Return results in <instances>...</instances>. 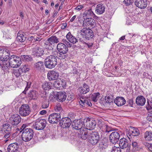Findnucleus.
<instances>
[{
	"mask_svg": "<svg viewBox=\"0 0 152 152\" xmlns=\"http://www.w3.org/2000/svg\"><path fill=\"white\" fill-rule=\"evenodd\" d=\"M79 102L80 106L82 107H91L92 105L90 101L86 100L83 97H80Z\"/></svg>",
	"mask_w": 152,
	"mask_h": 152,
	"instance_id": "obj_17",
	"label": "nucleus"
},
{
	"mask_svg": "<svg viewBox=\"0 0 152 152\" xmlns=\"http://www.w3.org/2000/svg\"><path fill=\"white\" fill-rule=\"evenodd\" d=\"M59 76L58 73L55 71H52L48 73L47 76L50 80H57Z\"/></svg>",
	"mask_w": 152,
	"mask_h": 152,
	"instance_id": "obj_18",
	"label": "nucleus"
},
{
	"mask_svg": "<svg viewBox=\"0 0 152 152\" xmlns=\"http://www.w3.org/2000/svg\"><path fill=\"white\" fill-rule=\"evenodd\" d=\"M131 134L134 136H137L140 134L139 130L137 128L133 127V130L131 131Z\"/></svg>",
	"mask_w": 152,
	"mask_h": 152,
	"instance_id": "obj_43",
	"label": "nucleus"
},
{
	"mask_svg": "<svg viewBox=\"0 0 152 152\" xmlns=\"http://www.w3.org/2000/svg\"><path fill=\"white\" fill-rule=\"evenodd\" d=\"M54 99L59 102L64 101L66 97V93L65 92H58L54 94L53 96Z\"/></svg>",
	"mask_w": 152,
	"mask_h": 152,
	"instance_id": "obj_14",
	"label": "nucleus"
},
{
	"mask_svg": "<svg viewBox=\"0 0 152 152\" xmlns=\"http://www.w3.org/2000/svg\"><path fill=\"white\" fill-rule=\"evenodd\" d=\"M59 81L61 83V86L63 88H64V86H65V85H66V82L65 80L64 79H62V80L59 79Z\"/></svg>",
	"mask_w": 152,
	"mask_h": 152,
	"instance_id": "obj_59",
	"label": "nucleus"
},
{
	"mask_svg": "<svg viewBox=\"0 0 152 152\" xmlns=\"http://www.w3.org/2000/svg\"><path fill=\"white\" fill-rule=\"evenodd\" d=\"M100 136L97 132H94L89 134L88 142L92 145H96L99 140Z\"/></svg>",
	"mask_w": 152,
	"mask_h": 152,
	"instance_id": "obj_5",
	"label": "nucleus"
},
{
	"mask_svg": "<svg viewBox=\"0 0 152 152\" xmlns=\"http://www.w3.org/2000/svg\"><path fill=\"white\" fill-rule=\"evenodd\" d=\"M95 15L92 11L91 9L86 10L83 14V17L84 19L86 18H92V17H94Z\"/></svg>",
	"mask_w": 152,
	"mask_h": 152,
	"instance_id": "obj_21",
	"label": "nucleus"
},
{
	"mask_svg": "<svg viewBox=\"0 0 152 152\" xmlns=\"http://www.w3.org/2000/svg\"><path fill=\"white\" fill-rule=\"evenodd\" d=\"M103 126L105 129V131L106 133H108L112 131L111 128H110L109 126L107 125H104V126Z\"/></svg>",
	"mask_w": 152,
	"mask_h": 152,
	"instance_id": "obj_55",
	"label": "nucleus"
},
{
	"mask_svg": "<svg viewBox=\"0 0 152 152\" xmlns=\"http://www.w3.org/2000/svg\"><path fill=\"white\" fill-rule=\"evenodd\" d=\"M53 84L50 82H45L42 85V88L45 90H49L52 88Z\"/></svg>",
	"mask_w": 152,
	"mask_h": 152,
	"instance_id": "obj_34",
	"label": "nucleus"
},
{
	"mask_svg": "<svg viewBox=\"0 0 152 152\" xmlns=\"http://www.w3.org/2000/svg\"><path fill=\"white\" fill-rule=\"evenodd\" d=\"M135 4L138 8L144 9L147 7V2L146 0H136Z\"/></svg>",
	"mask_w": 152,
	"mask_h": 152,
	"instance_id": "obj_20",
	"label": "nucleus"
},
{
	"mask_svg": "<svg viewBox=\"0 0 152 152\" xmlns=\"http://www.w3.org/2000/svg\"><path fill=\"white\" fill-rule=\"evenodd\" d=\"M18 146L16 143L10 144L8 147L7 150L9 152H16L18 150Z\"/></svg>",
	"mask_w": 152,
	"mask_h": 152,
	"instance_id": "obj_28",
	"label": "nucleus"
},
{
	"mask_svg": "<svg viewBox=\"0 0 152 152\" xmlns=\"http://www.w3.org/2000/svg\"><path fill=\"white\" fill-rule=\"evenodd\" d=\"M132 145L133 149L135 151H138L140 150V149L142 148L139 147L137 142L134 141H133L132 142Z\"/></svg>",
	"mask_w": 152,
	"mask_h": 152,
	"instance_id": "obj_41",
	"label": "nucleus"
},
{
	"mask_svg": "<svg viewBox=\"0 0 152 152\" xmlns=\"http://www.w3.org/2000/svg\"><path fill=\"white\" fill-rule=\"evenodd\" d=\"M44 64L42 61H39L34 64V67L37 70H41L44 67Z\"/></svg>",
	"mask_w": 152,
	"mask_h": 152,
	"instance_id": "obj_36",
	"label": "nucleus"
},
{
	"mask_svg": "<svg viewBox=\"0 0 152 152\" xmlns=\"http://www.w3.org/2000/svg\"><path fill=\"white\" fill-rule=\"evenodd\" d=\"M67 39L70 42L73 44H75L78 42L79 44V38L77 39L73 36L70 32H69L66 36Z\"/></svg>",
	"mask_w": 152,
	"mask_h": 152,
	"instance_id": "obj_24",
	"label": "nucleus"
},
{
	"mask_svg": "<svg viewBox=\"0 0 152 152\" xmlns=\"http://www.w3.org/2000/svg\"><path fill=\"white\" fill-rule=\"evenodd\" d=\"M48 41H50L53 44L55 45L59 42L58 39L55 36H53L48 39Z\"/></svg>",
	"mask_w": 152,
	"mask_h": 152,
	"instance_id": "obj_38",
	"label": "nucleus"
},
{
	"mask_svg": "<svg viewBox=\"0 0 152 152\" xmlns=\"http://www.w3.org/2000/svg\"><path fill=\"white\" fill-rule=\"evenodd\" d=\"M21 67V68H22V69H24L25 71H24V73H25L26 72L28 71L29 69L27 67L26 65L22 66ZM23 69L24 70V69Z\"/></svg>",
	"mask_w": 152,
	"mask_h": 152,
	"instance_id": "obj_62",
	"label": "nucleus"
},
{
	"mask_svg": "<svg viewBox=\"0 0 152 152\" xmlns=\"http://www.w3.org/2000/svg\"><path fill=\"white\" fill-rule=\"evenodd\" d=\"M8 65L12 68L18 67L21 63V58L15 55H12L8 59Z\"/></svg>",
	"mask_w": 152,
	"mask_h": 152,
	"instance_id": "obj_3",
	"label": "nucleus"
},
{
	"mask_svg": "<svg viewBox=\"0 0 152 152\" xmlns=\"http://www.w3.org/2000/svg\"><path fill=\"white\" fill-rule=\"evenodd\" d=\"M152 102L150 101V102L148 101L147 104L146 105V108L147 110L150 111L152 109Z\"/></svg>",
	"mask_w": 152,
	"mask_h": 152,
	"instance_id": "obj_49",
	"label": "nucleus"
},
{
	"mask_svg": "<svg viewBox=\"0 0 152 152\" xmlns=\"http://www.w3.org/2000/svg\"><path fill=\"white\" fill-rule=\"evenodd\" d=\"M120 132L119 131H114L110 134L109 140L111 143L115 144L118 142L120 136Z\"/></svg>",
	"mask_w": 152,
	"mask_h": 152,
	"instance_id": "obj_12",
	"label": "nucleus"
},
{
	"mask_svg": "<svg viewBox=\"0 0 152 152\" xmlns=\"http://www.w3.org/2000/svg\"><path fill=\"white\" fill-rule=\"evenodd\" d=\"M27 126L26 124H23L21 127L20 130H21L20 132H23L24 130L28 129L29 128H27Z\"/></svg>",
	"mask_w": 152,
	"mask_h": 152,
	"instance_id": "obj_56",
	"label": "nucleus"
},
{
	"mask_svg": "<svg viewBox=\"0 0 152 152\" xmlns=\"http://www.w3.org/2000/svg\"><path fill=\"white\" fill-rule=\"evenodd\" d=\"M134 2V0H124V4L126 6L132 4Z\"/></svg>",
	"mask_w": 152,
	"mask_h": 152,
	"instance_id": "obj_53",
	"label": "nucleus"
},
{
	"mask_svg": "<svg viewBox=\"0 0 152 152\" xmlns=\"http://www.w3.org/2000/svg\"><path fill=\"white\" fill-rule=\"evenodd\" d=\"M24 69H22L21 66L19 69H14L13 71V73L14 75L16 77H18L19 76H21L22 74L24 73Z\"/></svg>",
	"mask_w": 152,
	"mask_h": 152,
	"instance_id": "obj_31",
	"label": "nucleus"
},
{
	"mask_svg": "<svg viewBox=\"0 0 152 152\" xmlns=\"http://www.w3.org/2000/svg\"><path fill=\"white\" fill-rule=\"evenodd\" d=\"M105 100L107 101L106 102L108 103H110L112 102L113 100L112 98H111L109 96H106L105 97Z\"/></svg>",
	"mask_w": 152,
	"mask_h": 152,
	"instance_id": "obj_60",
	"label": "nucleus"
},
{
	"mask_svg": "<svg viewBox=\"0 0 152 152\" xmlns=\"http://www.w3.org/2000/svg\"><path fill=\"white\" fill-rule=\"evenodd\" d=\"M26 37L25 34L24 32L19 31L18 34L17 39L20 42H24L26 40Z\"/></svg>",
	"mask_w": 152,
	"mask_h": 152,
	"instance_id": "obj_30",
	"label": "nucleus"
},
{
	"mask_svg": "<svg viewBox=\"0 0 152 152\" xmlns=\"http://www.w3.org/2000/svg\"><path fill=\"white\" fill-rule=\"evenodd\" d=\"M128 103V104L129 106L132 107L133 103V100L132 99H129L127 102Z\"/></svg>",
	"mask_w": 152,
	"mask_h": 152,
	"instance_id": "obj_61",
	"label": "nucleus"
},
{
	"mask_svg": "<svg viewBox=\"0 0 152 152\" xmlns=\"http://www.w3.org/2000/svg\"><path fill=\"white\" fill-rule=\"evenodd\" d=\"M46 121L44 119H37L35 122L34 128L37 130L43 129L46 126Z\"/></svg>",
	"mask_w": 152,
	"mask_h": 152,
	"instance_id": "obj_10",
	"label": "nucleus"
},
{
	"mask_svg": "<svg viewBox=\"0 0 152 152\" xmlns=\"http://www.w3.org/2000/svg\"><path fill=\"white\" fill-rule=\"evenodd\" d=\"M57 63L56 53L47 56L45 59V66L46 68L52 69L56 65Z\"/></svg>",
	"mask_w": 152,
	"mask_h": 152,
	"instance_id": "obj_2",
	"label": "nucleus"
},
{
	"mask_svg": "<svg viewBox=\"0 0 152 152\" xmlns=\"http://www.w3.org/2000/svg\"><path fill=\"white\" fill-rule=\"evenodd\" d=\"M61 115L59 113H54L50 115L48 117V121L52 124L57 123L60 121Z\"/></svg>",
	"mask_w": 152,
	"mask_h": 152,
	"instance_id": "obj_11",
	"label": "nucleus"
},
{
	"mask_svg": "<svg viewBox=\"0 0 152 152\" xmlns=\"http://www.w3.org/2000/svg\"><path fill=\"white\" fill-rule=\"evenodd\" d=\"M98 147L100 150H103L105 149L106 148L107 146L105 145H104V142H102L99 143Z\"/></svg>",
	"mask_w": 152,
	"mask_h": 152,
	"instance_id": "obj_50",
	"label": "nucleus"
},
{
	"mask_svg": "<svg viewBox=\"0 0 152 152\" xmlns=\"http://www.w3.org/2000/svg\"><path fill=\"white\" fill-rule=\"evenodd\" d=\"M49 105V101L46 100L44 101L42 104V107L43 108H46L48 107Z\"/></svg>",
	"mask_w": 152,
	"mask_h": 152,
	"instance_id": "obj_51",
	"label": "nucleus"
},
{
	"mask_svg": "<svg viewBox=\"0 0 152 152\" xmlns=\"http://www.w3.org/2000/svg\"><path fill=\"white\" fill-rule=\"evenodd\" d=\"M88 40L85 41L84 42L85 43H83V42L81 43V42H79V44L80 45V46H84V47H88V48H90L93 45V43H87V42Z\"/></svg>",
	"mask_w": 152,
	"mask_h": 152,
	"instance_id": "obj_44",
	"label": "nucleus"
},
{
	"mask_svg": "<svg viewBox=\"0 0 152 152\" xmlns=\"http://www.w3.org/2000/svg\"><path fill=\"white\" fill-rule=\"evenodd\" d=\"M67 52H56V57H57V58H58V59H64L66 58L67 56L68 55L66 53Z\"/></svg>",
	"mask_w": 152,
	"mask_h": 152,
	"instance_id": "obj_33",
	"label": "nucleus"
},
{
	"mask_svg": "<svg viewBox=\"0 0 152 152\" xmlns=\"http://www.w3.org/2000/svg\"><path fill=\"white\" fill-rule=\"evenodd\" d=\"M10 123L13 126H17L21 121L20 116L18 114L12 115L10 119Z\"/></svg>",
	"mask_w": 152,
	"mask_h": 152,
	"instance_id": "obj_15",
	"label": "nucleus"
},
{
	"mask_svg": "<svg viewBox=\"0 0 152 152\" xmlns=\"http://www.w3.org/2000/svg\"><path fill=\"white\" fill-rule=\"evenodd\" d=\"M78 136L79 138L84 140L88 138L89 135L88 134V129L86 128H83L82 129L80 130L78 133Z\"/></svg>",
	"mask_w": 152,
	"mask_h": 152,
	"instance_id": "obj_16",
	"label": "nucleus"
},
{
	"mask_svg": "<svg viewBox=\"0 0 152 152\" xmlns=\"http://www.w3.org/2000/svg\"><path fill=\"white\" fill-rule=\"evenodd\" d=\"M84 7L83 5H80L77 6L75 8V10H79Z\"/></svg>",
	"mask_w": 152,
	"mask_h": 152,
	"instance_id": "obj_63",
	"label": "nucleus"
},
{
	"mask_svg": "<svg viewBox=\"0 0 152 152\" xmlns=\"http://www.w3.org/2000/svg\"><path fill=\"white\" fill-rule=\"evenodd\" d=\"M111 152H121V151L120 148L115 146L112 148Z\"/></svg>",
	"mask_w": 152,
	"mask_h": 152,
	"instance_id": "obj_52",
	"label": "nucleus"
},
{
	"mask_svg": "<svg viewBox=\"0 0 152 152\" xmlns=\"http://www.w3.org/2000/svg\"><path fill=\"white\" fill-rule=\"evenodd\" d=\"M12 126L8 124H5L3 125V128L1 130L2 133L4 135V138L7 139L11 135Z\"/></svg>",
	"mask_w": 152,
	"mask_h": 152,
	"instance_id": "obj_7",
	"label": "nucleus"
},
{
	"mask_svg": "<svg viewBox=\"0 0 152 152\" xmlns=\"http://www.w3.org/2000/svg\"><path fill=\"white\" fill-rule=\"evenodd\" d=\"M21 57L23 60L26 61H29L32 60V58L29 56L23 55L21 56Z\"/></svg>",
	"mask_w": 152,
	"mask_h": 152,
	"instance_id": "obj_46",
	"label": "nucleus"
},
{
	"mask_svg": "<svg viewBox=\"0 0 152 152\" xmlns=\"http://www.w3.org/2000/svg\"><path fill=\"white\" fill-rule=\"evenodd\" d=\"M9 51L7 50L6 51L5 53H4V55H3L2 56V58H3V60H1L2 61H7L8 60L10 57V54L8 52Z\"/></svg>",
	"mask_w": 152,
	"mask_h": 152,
	"instance_id": "obj_42",
	"label": "nucleus"
},
{
	"mask_svg": "<svg viewBox=\"0 0 152 152\" xmlns=\"http://www.w3.org/2000/svg\"><path fill=\"white\" fill-rule=\"evenodd\" d=\"M105 7L102 4H98L96 8L95 11L96 13L98 14H103L105 11Z\"/></svg>",
	"mask_w": 152,
	"mask_h": 152,
	"instance_id": "obj_27",
	"label": "nucleus"
},
{
	"mask_svg": "<svg viewBox=\"0 0 152 152\" xmlns=\"http://www.w3.org/2000/svg\"><path fill=\"white\" fill-rule=\"evenodd\" d=\"M2 64H0V67L4 72H5L8 71V67H9L8 63L7 61H3Z\"/></svg>",
	"mask_w": 152,
	"mask_h": 152,
	"instance_id": "obj_37",
	"label": "nucleus"
},
{
	"mask_svg": "<svg viewBox=\"0 0 152 152\" xmlns=\"http://www.w3.org/2000/svg\"><path fill=\"white\" fill-rule=\"evenodd\" d=\"M114 103L118 106L124 105L126 103V100L123 97H117L115 99Z\"/></svg>",
	"mask_w": 152,
	"mask_h": 152,
	"instance_id": "obj_26",
	"label": "nucleus"
},
{
	"mask_svg": "<svg viewBox=\"0 0 152 152\" xmlns=\"http://www.w3.org/2000/svg\"><path fill=\"white\" fill-rule=\"evenodd\" d=\"M80 34L81 37H78L79 42L85 43V41L88 40L93 38L94 37L93 31L90 29L84 28L80 31Z\"/></svg>",
	"mask_w": 152,
	"mask_h": 152,
	"instance_id": "obj_1",
	"label": "nucleus"
},
{
	"mask_svg": "<svg viewBox=\"0 0 152 152\" xmlns=\"http://www.w3.org/2000/svg\"><path fill=\"white\" fill-rule=\"evenodd\" d=\"M145 140L148 141L152 140V132L151 131H147L144 134Z\"/></svg>",
	"mask_w": 152,
	"mask_h": 152,
	"instance_id": "obj_32",
	"label": "nucleus"
},
{
	"mask_svg": "<svg viewBox=\"0 0 152 152\" xmlns=\"http://www.w3.org/2000/svg\"><path fill=\"white\" fill-rule=\"evenodd\" d=\"M59 82H60L59 79H58L54 82L53 85L55 87L57 88H59L62 87L61 84Z\"/></svg>",
	"mask_w": 152,
	"mask_h": 152,
	"instance_id": "obj_48",
	"label": "nucleus"
},
{
	"mask_svg": "<svg viewBox=\"0 0 152 152\" xmlns=\"http://www.w3.org/2000/svg\"><path fill=\"white\" fill-rule=\"evenodd\" d=\"M83 25L86 26H91L92 27H94L96 25L95 21L93 18H86L84 19Z\"/></svg>",
	"mask_w": 152,
	"mask_h": 152,
	"instance_id": "obj_19",
	"label": "nucleus"
},
{
	"mask_svg": "<svg viewBox=\"0 0 152 152\" xmlns=\"http://www.w3.org/2000/svg\"><path fill=\"white\" fill-rule=\"evenodd\" d=\"M26 86L25 88V91H26L30 88L31 83V82H26Z\"/></svg>",
	"mask_w": 152,
	"mask_h": 152,
	"instance_id": "obj_57",
	"label": "nucleus"
},
{
	"mask_svg": "<svg viewBox=\"0 0 152 152\" xmlns=\"http://www.w3.org/2000/svg\"><path fill=\"white\" fill-rule=\"evenodd\" d=\"M78 90L80 92L81 94H85L89 91L90 89L88 85L84 83L83 84V86L80 87L78 88Z\"/></svg>",
	"mask_w": 152,
	"mask_h": 152,
	"instance_id": "obj_22",
	"label": "nucleus"
},
{
	"mask_svg": "<svg viewBox=\"0 0 152 152\" xmlns=\"http://www.w3.org/2000/svg\"><path fill=\"white\" fill-rule=\"evenodd\" d=\"M120 148L122 149L126 148L128 146V140L124 138H122L119 140V143Z\"/></svg>",
	"mask_w": 152,
	"mask_h": 152,
	"instance_id": "obj_29",
	"label": "nucleus"
},
{
	"mask_svg": "<svg viewBox=\"0 0 152 152\" xmlns=\"http://www.w3.org/2000/svg\"><path fill=\"white\" fill-rule=\"evenodd\" d=\"M29 97L33 99H35L38 98V93L35 91L32 90L28 93Z\"/></svg>",
	"mask_w": 152,
	"mask_h": 152,
	"instance_id": "obj_35",
	"label": "nucleus"
},
{
	"mask_svg": "<svg viewBox=\"0 0 152 152\" xmlns=\"http://www.w3.org/2000/svg\"><path fill=\"white\" fill-rule=\"evenodd\" d=\"M83 122L84 126H85L88 129L90 130L94 129L96 125V121L89 118L84 119L83 120Z\"/></svg>",
	"mask_w": 152,
	"mask_h": 152,
	"instance_id": "obj_6",
	"label": "nucleus"
},
{
	"mask_svg": "<svg viewBox=\"0 0 152 152\" xmlns=\"http://www.w3.org/2000/svg\"><path fill=\"white\" fill-rule=\"evenodd\" d=\"M45 48L49 50H51L54 46V45L52 44L50 41H48V40L45 42Z\"/></svg>",
	"mask_w": 152,
	"mask_h": 152,
	"instance_id": "obj_39",
	"label": "nucleus"
},
{
	"mask_svg": "<svg viewBox=\"0 0 152 152\" xmlns=\"http://www.w3.org/2000/svg\"><path fill=\"white\" fill-rule=\"evenodd\" d=\"M72 124L71 120L68 117L62 118L60 120L59 123L60 126L64 129L69 128Z\"/></svg>",
	"mask_w": 152,
	"mask_h": 152,
	"instance_id": "obj_9",
	"label": "nucleus"
},
{
	"mask_svg": "<svg viewBox=\"0 0 152 152\" xmlns=\"http://www.w3.org/2000/svg\"><path fill=\"white\" fill-rule=\"evenodd\" d=\"M7 50L3 49H0V60H2L3 58H2V56L4 55V53Z\"/></svg>",
	"mask_w": 152,
	"mask_h": 152,
	"instance_id": "obj_54",
	"label": "nucleus"
},
{
	"mask_svg": "<svg viewBox=\"0 0 152 152\" xmlns=\"http://www.w3.org/2000/svg\"><path fill=\"white\" fill-rule=\"evenodd\" d=\"M100 94L99 92L94 93L92 95L91 99L94 102H96L99 97Z\"/></svg>",
	"mask_w": 152,
	"mask_h": 152,
	"instance_id": "obj_40",
	"label": "nucleus"
},
{
	"mask_svg": "<svg viewBox=\"0 0 152 152\" xmlns=\"http://www.w3.org/2000/svg\"><path fill=\"white\" fill-rule=\"evenodd\" d=\"M57 48L58 52H67L68 48L66 45L64 44L59 43L57 45Z\"/></svg>",
	"mask_w": 152,
	"mask_h": 152,
	"instance_id": "obj_25",
	"label": "nucleus"
},
{
	"mask_svg": "<svg viewBox=\"0 0 152 152\" xmlns=\"http://www.w3.org/2000/svg\"><path fill=\"white\" fill-rule=\"evenodd\" d=\"M39 48L37 46H36L34 48H33L32 49V53L33 55H35V54L36 52H37V50H38Z\"/></svg>",
	"mask_w": 152,
	"mask_h": 152,
	"instance_id": "obj_58",
	"label": "nucleus"
},
{
	"mask_svg": "<svg viewBox=\"0 0 152 152\" xmlns=\"http://www.w3.org/2000/svg\"><path fill=\"white\" fill-rule=\"evenodd\" d=\"M31 113L29 106L27 104H22L19 108V114L22 116H28Z\"/></svg>",
	"mask_w": 152,
	"mask_h": 152,
	"instance_id": "obj_8",
	"label": "nucleus"
},
{
	"mask_svg": "<svg viewBox=\"0 0 152 152\" xmlns=\"http://www.w3.org/2000/svg\"><path fill=\"white\" fill-rule=\"evenodd\" d=\"M83 120L81 119L74 120L72 122L71 126L72 128L76 130H80L84 126Z\"/></svg>",
	"mask_w": 152,
	"mask_h": 152,
	"instance_id": "obj_13",
	"label": "nucleus"
},
{
	"mask_svg": "<svg viewBox=\"0 0 152 152\" xmlns=\"http://www.w3.org/2000/svg\"><path fill=\"white\" fill-rule=\"evenodd\" d=\"M36 53L35 55L37 56L40 57L44 54V51L42 49L39 48V49L37 50V52H36Z\"/></svg>",
	"mask_w": 152,
	"mask_h": 152,
	"instance_id": "obj_47",
	"label": "nucleus"
},
{
	"mask_svg": "<svg viewBox=\"0 0 152 152\" xmlns=\"http://www.w3.org/2000/svg\"><path fill=\"white\" fill-rule=\"evenodd\" d=\"M23 131L21 135L22 140L25 142L30 141L32 139L34 136V132L33 129L31 128H29Z\"/></svg>",
	"mask_w": 152,
	"mask_h": 152,
	"instance_id": "obj_4",
	"label": "nucleus"
},
{
	"mask_svg": "<svg viewBox=\"0 0 152 152\" xmlns=\"http://www.w3.org/2000/svg\"><path fill=\"white\" fill-rule=\"evenodd\" d=\"M143 144L148 151L152 152V143L145 142Z\"/></svg>",
	"mask_w": 152,
	"mask_h": 152,
	"instance_id": "obj_45",
	"label": "nucleus"
},
{
	"mask_svg": "<svg viewBox=\"0 0 152 152\" xmlns=\"http://www.w3.org/2000/svg\"><path fill=\"white\" fill-rule=\"evenodd\" d=\"M146 102L145 98L142 96H137L136 99V102L138 105L142 106L144 105Z\"/></svg>",
	"mask_w": 152,
	"mask_h": 152,
	"instance_id": "obj_23",
	"label": "nucleus"
},
{
	"mask_svg": "<svg viewBox=\"0 0 152 152\" xmlns=\"http://www.w3.org/2000/svg\"><path fill=\"white\" fill-rule=\"evenodd\" d=\"M41 39L42 38H41L40 37H35V36L34 41H39L41 40Z\"/></svg>",
	"mask_w": 152,
	"mask_h": 152,
	"instance_id": "obj_64",
	"label": "nucleus"
}]
</instances>
